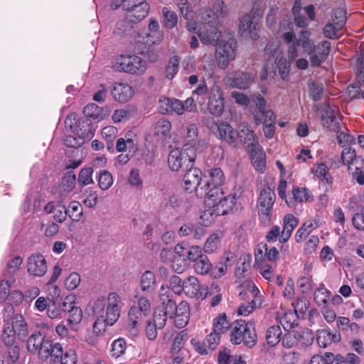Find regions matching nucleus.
<instances>
[{
    "mask_svg": "<svg viewBox=\"0 0 364 364\" xmlns=\"http://www.w3.org/2000/svg\"><path fill=\"white\" fill-rule=\"evenodd\" d=\"M311 36V32L307 30L301 31L298 36L291 31L284 32L282 38L287 45V58L284 56L277 41H269L264 48V53L268 56L267 65H272L274 72V65L276 64L281 77L284 80H287L291 63L298 57L299 48H301L303 53L311 55L310 63L312 67L319 66L329 55L331 43L323 41L316 46Z\"/></svg>",
    "mask_w": 364,
    "mask_h": 364,
    "instance_id": "obj_1",
    "label": "nucleus"
},
{
    "mask_svg": "<svg viewBox=\"0 0 364 364\" xmlns=\"http://www.w3.org/2000/svg\"><path fill=\"white\" fill-rule=\"evenodd\" d=\"M182 16L188 21L187 29L198 34L202 43L214 45L220 36L218 26L220 19L228 14L222 0H215L207 8H201L196 14L190 9L188 0H173Z\"/></svg>",
    "mask_w": 364,
    "mask_h": 364,
    "instance_id": "obj_2",
    "label": "nucleus"
},
{
    "mask_svg": "<svg viewBox=\"0 0 364 364\" xmlns=\"http://www.w3.org/2000/svg\"><path fill=\"white\" fill-rule=\"evenodd\" d=\"M204 198H205V203L209 208L204 211L201 218L205 221L208 216L211 218L205 223V225H209L216 216L227 214L233 208L236 203L235 196L225 193L223 189H213L209 191Z\"/></svg>",
    "mask_w": 364,
    "mask_h": 364,
    "instance_id": "obj_3",
    "label": "nucleus"
},
{
    "mask_svg": "<svg viewBox=\"0 0 364 364\" xmlns=\"http://www.w3.org/2000/svg\"><path fill=\"white\" fill-rule=\"evenodd\" d=\"M123 306L124 303L120 296L116 292H111L106 300L102 298L96 299L92 308L95 314H103L105 311L104 318L106 323L112 326L120 317Z\"/></svg>",
    "mask_w": 364,
    "mask_h": 364,
    "instance_id": "obj_4",
    "label": "nucleus"
},
{
    "mask_svg": "<svg viewBox=\"0 0 364 364\" xmlns=\"http://www.w3.org/2000/svg\"><path fill=\"white\" fill-rule=\"evenodd\" d=\"M28 335V323L21 314H15L11 323L4 325L2 338L6 346H14L16 340L23 341Z\"/></svg>",
    "mask_w": 364,
    "mask_h": 364,
    "instance_id": "obj_5",
    "label": "nucleus"
},
{
    "mask_svg": "<svg viewBox=\"0 0 364 364\" xmlns=\"http://www.w3.org/2000/svg\"><path fill=\"white\" fill-rule=\"evenodd\" d=\"M149 301L145 297H140L137 306H132L128 312V321L126 329L132 337H136L140 331L144 317L150 312Z\"/></svg>",
    "mask_w": 364,
    "mask_h": 364,
    "instance_id": "obj_6",
    "label": "nucleus"
},
{
    "mask_svg": "<svg viewBox=\"0 0 364 364\" xmlns=\"http://www.w3.org/2000/svg\"><path fill=\"white\" fill-rule=\"evenodd\" d=\"M196 159V150L188 144H183L181 149H172L168 157V165L173 171L188 168L193 166Z\"/></svg>",
    "mask_w": 364,
    "mask_h": 364,
    "instance_id": "obj_7",
    "label": "nucleus"
},
{
    "mask_svg": "<svg viewBox=\"0 0 364 364\" xmlns=\"http://www.w3.org/2000/svg\"><path fill=\"white\" fill-rule=\"evenodd\" d=\"M230 341L235 345L243 343L249 348L254 346L257 342L254 323L237 320L232 327Z\"/></svg>",
    "mask_w": 364,
    "mask_h": 364,
    "instance_id": "obj_8",
    "label": "nucleus"
},
{
    "mask_svg": "<svg viewBox=\"0 0 364 364\" xmlns=\"http://www.w3.org/2000/svg\"><path fill=\"white\" fill-rule=\"evenodd\" d=\"M112 68L118 72L141 75L145 73L147 65L146 62L141 57L135 55H127L117 58L113 63Z\"/></svg>",
    "mask_w": 364,
    "mask_h": 364,
    "instance_id": "obj_9",
    "label": "nucleus"
},
{
    "mask_svg": "<svg viewBox=\"0 0 364 364\" xmlns=\"http://www.w3.org/2000/svg\"><path fill=\"white\" fill-rule=\"evenodd\" d=\"M185 189L195 191L198 198H204L208 191H207L208 181H204L202 171L197 168L190 166L183 178Z\"/></svg>",
    "mask_w": 364,
    "mask_h": 364,
    "instance_id": "obj_10",
    "label": "nucleus"
},
{
    "mask_svg": "<svg viewBox=\"0 0 364 364\" xmlns=\"http://www.w3.org/2000/svg\"><path fill=\"white\" fill-rule=\"evenodd\" d=\"M236 48L237 42L232 38L228 41L221 40L218 42L215 50V58L220 68H227L229 63L235 58Z\"/></svg>",
    "mask_w": 364,
    "mask_h": 364,
    "instance_id": "obj_11",
    "label": "nucleus"
},
{
    "mask_svg": "<svg viewBox=\"0 0 364 364\" xmlns=\"http://www.w3.org/2000/svg\"><path fill=\"white\" fill-rule=\"evenodd\" d=\"M77 123L79 127H81L73 129L77 136L67 135L65 137L64 143L68 147L78 148L84 143L85 139H90L94 136L90 122L84 119L81 122L78 119Z\"/></svg>",
    "mask_w": 364,
    "mask_h": 364,
    "instance_id": "obj_12",
    "label": "nucleus"
},
{
    "mask_svg": "<svg viewBox=\"0 0 364 364\" xmlns=\"http://www.w3.org/2000/svg\"><path fill=\"white\" fill-rule=\"evenodd\" d=\"M274 192L269 188L261 191L257 200L259 219L264 224H269L275 199Z\"/></svg>",
    "mask_w": 364,
    "mask_h": 364,
    "instance_id": "obj_13",
    "label": "nucleus"
},
{
    "mask_svg": "<svg viewBox=\"0 0 364 364\" xmlns=\"http://www.w3.org/2000/svg\"><path fill=\"white\" fill-rule=\"evenodd\" d=\"M322 111L321 121L323 127L338 133L342 129V119L338 107L328 103L323 106Z\"/></svg>",
    "mask_w": 364,
    "mask_h": 364,
    "instance_id": "obj_14",
    "label": "nucleus"
},
{
    "mask_svg": "<svg viewBox=\"0 0 364 364\" xmlns=\"http://www.w3.org/2000/svg\"><path fill=\"white\" fill-rule=\"evenodd\" d=\"M208 108L210 114L220 117L224 112L223 91L220 85L215 84L209 91Z\"/></svg>",
    "mask_w": 364,
    "mask_h": 364,
    "instance_id": "obj_15",
    "label": "nucleus"
},
{
    "mask_svg": "<svg viewBox=\"0 0 364 364\" xmlns=\"http://www.w3.org/2000/svg\"><path fill=\"white\" fill-rule=\"evenodd\" d=\"M183 292L192 299L202 300L207 296V289L195 276H189L183 281Z\"/></svg>",
    "mask_w": 364,
    "mask_h": 364,
    "instance_id": "obj_16",
    "label": "nucleus"
},
{
    "mask_svg": "<svg viewBox=\"0 0 364 364\" xmlns=\"http://www.w3.org/2000/svg\"><path fill=\"white\" fill-rule=\"evenodd\" d=\"M259 30V20L255 15L246 14L242 18L238 31L241 36L256 39Z\"/></svg>",
    "mask_w": 364,
    "mask_h": 364,
    "instance_id": "obj_17",
    "label": "nucleus"
},
{
    "mask_svg": "<svg viewBox=\"0 0 364 364\" xmlns=\"http://www.w3.org/2000/svg\"><path fill=\"white\" fill-rule=\"evenodd\" d=\"M346 22V16L343 10H337L332 19V23H326L323 29L324 36L331 39L339 37V31L343 28Z\"/></svg>",
    "mask_w": 364,
    "mask_h": 364,
    "instance_id": "obj_18",
    "label": "nucleus"
},
{
    "mask_svg": "<svg viewBox=\"0 0 364 364\" xmlns=\"http://www.w3.org/2000/svg\"><path fill=\"white\" fill-rule=\"evenodd\" d=\"M27 271L33 277H41L47 271V262L45 257L40 253L33 254L27 259Z\"/></svg>",
    "mask_w": 364,
    "mask_h": 364,
    "instance_id": "obj_19",
    "label": "nucleus"
},
{
    "mask_svg": "<svg viewBox=\"0 0 364 364\" xmlns=\"http://www.w3.org/2000/svg\"><path fill=\"white\" fill-rule=\"evenodd\" d=\"M63 355V347L58 343H53L50 339L44 343L40 348L38 355L40 359L46 360L50 359V362L55 363Z\"/></svg>",
    "mask_w": 364,
    "mask_h": 364,
    "instance_id": "obj_20",
    "label": "nucleus"
},
{
    "mask_svg": "<svg viewBox=\"0 0 364 364\" xmlns=\"http://www.w3.org/2000/svg\"><path fill=\"white\" fill-rule=\"evenodd\" d=\"M312 200L313 196L309 189L295 186L288 195L286 204L289 208H294L299 203H308Z\"/></svg>",
    "mask_w": 364,
    "mask_h": 364,
    "instance_id": "obj_21",
    "label": "nucleus"
},
{
    "mask_svg": "<svg viewBox=\"0 0 364 364\" xmlns=\"http://www.w3.org/2000/svg\"><path fill=\"white\" fill-rule=\"evenodd\" d=\"M204 181H208L207 191L209 192L213 189H223L225 177L220 168H212L207 170L203 174Z\"/></svg>",
    "mask_w": 364,
    "mask_h": 364,
    "instance_id": "obj_22",
    "label": "nucleus"
},
{
    "mask_svg": "<svg viewBox=\"0 0 364 364\" xmlns=\"http://www.w3.org/2000/svg\"><path fill=\"white\" fill-rule=\"evenodd\" d=\"M111 94L117 102L125 103L133 97L134 91L132 87L129 84L118 82L112 85Z\"/></svg>",
    "mask_w": 364,
    "mask_h": 364,
    "instance_id": "obj_23",
    "label": "nucleus"
},
{
    "mask_svg": "<svg viewBox=\"0 0 364 364\" xmlns=\"http://www.w3.org/2000/svg\"><path fill=\"white\" fill-rule=\"evenodd\" d=\"M255 75L252 73L236 71L228 77L230 86L238 89H247L254 82Z\"/></svg>",
    "mask_w": 364,
    "mask_h": 364,
    "instance_id": "obj_24",
    "label": "nucleus"
},
{
    "mask_svg": "<svg viewBox=\"0 0 364 364\" xmlns=\"http://www.w3.org/2000/svg\"><path fill=\"white\" fill-rule=\"evenodd\" d=\"M215 125L217 130L215 134L217 138L230 144L236 143V132L230 124L222 120H218L215 123Z\"/></svg>",
    "mask_w": 364,
    "mask_h": 364,
    "instance_id": "obj_25",
    "label": "nucleus"
},
{
    "mask_svg": "<svg viewBox=\"0 0 364 364\" xmlns=\"http://www.w3.org/2000/svg\"><path fill=\"white\" fill-rule=\"evenodd\" d=\"M67 300H68V297H67L63 303V311L70 313L69 317L68 318V324L72 331H77L78 330V325L82 318V311L80 308L77 307L72 304H69L70 309L66 308V306L68 304Z\"/></svg>",
    "mask_w": 364,
    "mask_h": 364,
    "instance_id": "obj_26",
    "label": "nucleus"
},
{
    "mask_svg": "<svg viewBox=\"0 0 364 364\" xmlns=\"http://www.w3.org/2000/svg\"><path fill=\"white\" fill-rule=\"evenodd\" d=\"M247 151L251 156L252 163L254 167L257 171L262 173L265 169L266 161L265 154L262 146L259 144H255V145H252Z\"/></svg>",
    "mask_w": 364,
    "mask_h": 364,
    "instance_id": "obj_27",
    "label": "nucleus"
},
{
    "mask_svg": "<svg viewBox=\"0 0 364 364\" xmlns=\"http://www.w3.org/2000/svg\"><path fill=\"white\" fill-rule=\"evenodd\" d=\"M109 112L108 107H100L95 103L88 104L83 109V113L87 117L98 122L107 117Z\"/></svg>",
    "mask_w": 364,
    "mask_h": 364,
    "instance_id": "obj_28",
    "label": "nucleus"
},
{
    "mask_svg": "<svg viewBox=\"0 0 364 364\" xmlns=\"http://www.w3.org/2000/svg\"><path fill=\"white\" fill-rule=\"evenodd\" d=\"M60 203V199H58L57 203L55 202L48 203L45 207L44 210L47 213H53V218L58 223H63L68 215L66 208Z\"/></svg>",
    "mask_w": 364,
    "mask_h": 364,
    "instance_id": "obj_29",
    "label": "nucleus"
},
{
    "mask_svg": "<svg viewBox=\"0 0 364 364\" xmlns=\"http://www.w3.org/2000/svg\"><path fill=\"white\" fill-rule=\"evenodd\" d=\"M189 318V306L187 302L182 301L178 305V309L173 314V322L176 327L181 328L188 323Z\"/></svg>",
    "mask_w": 364,
    "mask_h": 364,
    "instance_id": "obj_30",
    "label": "nucleus"
},
{
    "mask_svg": "<svg viewBox=\"0 0 364 364\" xmlns=\"http://www.w3.org/2000/svg\"><path fill=\"white\" fill-rule=\"evenodd\" d=\"M299 224V220L291 214H288L283 219V229L281 232L279 242H286L291 235L294 229Z\"/></svg>",
    "mask_w": 364,
    "mask_h": 364,
    "instance_id": "obj_31",
    "label": "nucleus"
},
{
    "mask_svg": "<svg viewBox=\"0 0 364 364\" xmlns=\"http://www.w3.org/2000/svg\"><path fill=\"white\" fill-rule=\"evenodd\" d=\"M306 335L308 338L306 342H304L301 341V336L299 333L295 331H289L284 335L282 340V345L285 348H291L296 346L299 342L306 345L311 344L314 341V338L311 334L306 333Z\"/></svg>",
    "mask_w": 364,
    "mask_h": 364,
    "instance_id": "obj_32",
    "label": "nucleus"
},
{
    "mask_svg": "<svg viewBox=\"0 0 364 364\" xmlns=\"http://www.w3.org/2000/svg\"><path fill=\"white\" fill-rule=\"evenodd\" d=\"M76 178L75 175H67L62 179L59 187L60 195L58 198L60 203H63L75 186Z\"/></svg>",
    "mask_w": 364,
    "mask_h": 364,
    "instance_id": "obj_33",
    "label": "nucleus"
},
{
    "mask_svg": "<svg viewBox=\"0 0 364 364\" xmlns=\"http://www.w3.org/2000/svg\"><path fill=\"white\" fill-rule=\"evenodd\" d=\"M46 335L41 333L40 331L32 333L26 342V348L28 352L31 353H39L40 348L44 345L46 341Z\"/></svg>",
    "mask_w": 364,
    "mask_h": 364,
    "instance_id": "obj_34",
    "label": "nucleus"
},
{
    "mask_svg": "<svg viewBox=\"0 0 364 364\" xmlns=\"http://www.w3.org/2000/svg\"><path fill=\"white\" fill-rule=\"evenodd\" d=\"M236 136L237 138L238 137L242 143L246 144L247 150L249 149L252 145L259 144L258 139L255 136L254 132L245 125L240 126V130L236 133Z\"/></svg>",
    "mask_w": 364,
    "mask_h": 364,
    "instance_id": "obj_35",
    "label": "nucleus"
},
{
    "mask_svg": "<svg viewBox=\"0 0 364 364\" xmlns=\"http://www.w3.org/2000/svg\"><path fill=\"white\" fill-rule=\"evenodd\" d=\"M317 343L320 347L326 348L333 342H338L341 340L339 333H332L330 331L321 329L317 332Z\"/></svg>",
    "mask_w": 364,
    "mask_h": 364,
    "instance_id": "obj_36",
    "label": "nucleus"
},
{
    "mask_svg": "<svg viewBox=\"0 0 364 364\" xmlns=\"http://www.w3.org/2000/svg\"><path fill=\"white\" fill-rule=\"evenodd\" d=\"M137 148L136 137L132 136L131 134H126L124 137L117 139L116 144V149L119 152L126 151H134Z\"/></svg>",
    "mask_w": 364,
    "mask_h": 364,
    "instance_id": "obj_37",
    "label": "nucleus"
},
{
    "mask_svg": "<svg viewBox=\"0 0 364 364\" xmlns=\"http://www.w3.org/2000/svg\"><path fill=\"white\" fill-rule=\"evenodd\" d=\"M156 285V276L154 272L149 270L145 271L140 279V288L142 291L151 293L154 291Z\"/></svg>",
    "mask_w": 364,
    "mask_h": 364,
    "instance_id": "obj_38",
    "label": "nucleus"
},
{
    "mask_svg": "<svg viewBox=\"0 0 364 364\" xmlns=\"http://www.w3.org/2000/svg\"><path fill=\"white\" fill-rule=\"evenodd\" d=\"M312 173L321 181L330 184L333 178L329 173V169L323 163L315 164L312 168Z\"/></svg>",
    "mask_w": 364,
    "mask_h": 364,
    "instance_id": "obj_39",
    "label": "nucleus"
},
{
    "mask_svg": "<svg viewBox=\"0 0 364 364\" xmlns=\"http://www.w3.org/2000/svg\"><path fill=\"white\" fill-rule=\"evenodd\" d=\"M223 234L220 232L211 234L205 240L203 245V250L205 253L211 254L215 252L220 246Z\"/></svg>",
    "mask_w": 364,
    "mask_h": 364,
    "instance_id": "obj_40",
    "label": "nucleus"
},
{
    "mask_svg": "<svg viewBox=\"0 0 364 364\" xmlns=\"http://www.w3.org/2000/svg\"><path fill=\"white\" fill-rule=\"evenodd\" d=\"M245 293L253 295V299L262 298L260 291L252 280H245L240 286V291L238 296L244 297Z\"/></svg>",
    "mask_w": 364,
    "mask_h": 364,
    "instance_id": "obj_41",
    "label": "nucleus"
},
{
    "mask_svg": "<svg viewBox=\"0 0 364 364\" xmlns=\"http://www.w3.org/2000/svg\"><path fill=\"white\" fill-rule=\"evenodd\" d=\"M262 298H257L252 299V301H243L242 302L238 309L237 314L240 316H248L252 313L256 308L260 307L262 305Z\"/></svg>",
    "mask_w": 364,
    "mask_h": 364,
    "instance_id": "obj_42",
    "label": "nucleus"
},
{
    "mask_svg": "<svg viewBox=\"0 0 364 364\" xmlns=\"http://www.w3.org/2000/svg\"><path fill=\"white\" fill-rule=\"evenodd\" d=\"M134 24H136V23L127 19V15L126 14L124 18L119 20L116 23L114 33L120 36L130 34L134 28Z\"/></svg>",
    "mask_w": 364,
    "mask_h": 364,
    "instance_id": "obj_43",
    "label": "nucleus"
},
{
    "mask_svg": "<svg viewBox=\"0 0 364 364\" xmlns=\"http://www.w3.org/2000/svg\"><path fill=\"white\" fill-rule=\"evenodd\" d=\"M341 160L344 164L348 166V171H352L357 166L359 159L356 157L355 151L351 148H345L341 154Z\"/></svg>",
    "mask_w": 364,
    "mask_h": 364,
    "instance_id": "obj_44",
    "label": "nucleus"
},
{
    "mask_svg": "<svg viewBox=\"0 0 364 364\" xmlns=\"http://www.w3.org/2000/svg\"><path fill=\"white\" fill-rule=\"evenodd\" d=\"M194 269L198 274H209L212 269V264L205 255L200 256V258L194 263Z\"/></svg>",
    "mask_w": 364,
    "mask_h": 364,
    "instance_id": "obj_45",
    "label": "nucleus"
},
{
    "mask_svg": "<svg viewBox=\"0 0 364 364\" xmlns=\"http://www.w3.org/2000/svg\"><path fill=\"white\" fill-rule=\"evenodd\" d=\"M299 316L295 312L288 311L280 318V323L285 330H290L298 324Z\"/></svg>",
    "mask_w": 364,
    "mask_h": 364,
    "instance_id": "obj_46",
    "label": "nucleus"
},
{
    "mask_svg": "<svg viewBox=\"0 0 364 364\" xmlns=\"http://www.w3.org/2000/svg\"><path fill=\"white\" fill-rule=\"evenodd\" d=\"M163 32H150L145 33L144 35H139L138 42L151 46L159 44L163 39Z\"/></svg>",
    "mask_w": 364,
    "mask_h": 364,
    "instance_id": "obj_47",
    "label": "nucleus"
},
{
    "mask_svg": "<svg viewBox=\"0 0 364 364\" xmlns=\"http://www.w3.org/2000/svg\"><path fill=\"white\" fill-rule=\"evenodd\" d=\"M213 326L215 332L222 334L229 329L230 325L226 315L221 314L214 318Z\"/></svg>",
    "mask_w": 364,
    "mask_h": 364,
    "instance_id": "obj_48",
    "label": "nucleus"
},
{
    "mask_svg": "<svg viewBox=\"0 0 364 364\" xmlns=\"http://www.w3.org/2000/svg\"><path fill=\"white\" fill-rule=\"evenodd\" d=\"M97 181L98 186L102 191L108 190L114 182L112 173L107 170H101L99 172Z\"/></svg>",
    "mask_w": 364,
    "mask_h": 364,
    "instance_id": "obj_49",
    "label": "nucleus"
},
{
    "mask_svg": "<svg viewBox=\"0 0 364 364\" xmlns=\"http://www.w3.org/2000/svg\"><path fill=\"white\" fill-rule=\"evenodd\" d=\"M126 349V341L122 338H119L112 343L110 355L112 357L117 358L124 354Z\"/></svg>",
    "mask_w": 364,
    "mask_h": 364,
    "instance_id": "obj_50",
    "label": "nucleus"
},
{
    "mask_svg": "<svg viewBox=\"0 0 364 364\" xmlns=\"http://www.w3.org/2000/svg\"><path fill=\"white\" fill-rule=\"evenodd\" d=\"M282 330L279 326H272L266 331L265 338L267 343L271 346L277 345L280 339Z\"/></svg>",
    "mask_w": 364,
    "mask_h": 364,
    "instance_id": "obj_51",
    "label": "nucleus"
},
{
    "mask_svg": "<svg viewBox=\"0 0 364 364\" xmlns=\"http://www.w3.org/2000/svg\"><path fill=\"white\" fill-rule=\"evenodd\" d=\"M198 136V129L196 124H190L186 127V134L184 135V144H188L191 147L196 142Z\"/></svg>",
    "mask_w": 364,
    "mask_h": 364,
    "instance_id": "obj_52",
    "label": "nucleus"
},
{
    "mask_svg": "<svg viewBox=\"0 0 364 364\" xmlns=\"http://www.w3.org/2000/svg\"><path fill=\"white\" fill-rule=\"evenodd\" d=\"M164 26L167 28H173L178 22V16L176 12L166 7L162 9Z\"/></svg>",
    "mask_w": 364,
    "mask_h": 364,
    "instance_id": "obj_53",
    "label": "nucleus"
},
{
    "mask_svg": "<svg viewBox=\"0 0 364 364\" xmlns=\"http://www.w3.org/2000/svg\"><path fill=\"white\" fill-rule=\"evenodd\" d=\"M171 129V122L165 118H161L156 122L154 126V134L163 137L169 133Z\"/></svg>",
    "mask_w": 364,
    "mask_h": 364,
    "instance_id": "obj_54",
    "label": "nucleus"
},
{
    "mask_svg": "<svg viewBox=\"0 0 364 364\" xmlns=\"http://www.w3.org/2000/svg\"><path fill=\"white\" fill-rule=\"evenodd\" d=\"M66 210L68 212V215L73 221H79L82 216V207L81 204L77 201H72Z\"/></svg>",
    "mask_w": 364,
    "mask_h": 364,
    "instance_id": "obj_55",
    "label": "nucleus"
},
{
    "mask_svg": "<svg viewBox=\"0 0 364 364\" xmlns=\"http://www.w3.org/2000/svg\"><path fill=\"white\" fill-rule=\"evenodd\" d=\"M330 291L323 284H321L314 291V301L318 306L324 305L329 298Z\"/></svg>",
    "mask_w": 364,
    "mask_h": 364,
    "instance_id": "obj_56",
    "label": "nucleus"
},
{
    "mask_svg": "<svg viewBox=\"0 0 364 364\" xmlns=\"http://www.w3.org/2000/svg\"><path fill=\"white\" fill-rule=\"evenodd\" d=\"M180 58L174 55L171 57L166 68V77L168 80L173 79L179 70Z\"/></svg>",
    "mask_w": 364,
    "mask_h": 364,
    "instance_id": "obj_57",
    "label": "nucleus"
},
{
    "mask_svg": "<svg viewBox=\"0 0 364 364\" xmlns=\"http://www.w3.org/2000/svg\"><path fill=\"white\" fill-rule=\"evenodd\" d=\"M228 259H226L224 261L219 262L215 266L212 265V269L209 275L214 279H218L224 276L228 270Z\"/></svg>",
    "mask_w": 364,
    "mask_h": 364,
    "instance_id": "obj_58",
    "label": "nucleus"
},
{
    "mask_svg": "<svg viewBox=\"0 0 364 364\" xmlns=\"http://www.w3.org/2000/svg\"><path fill=\"white\" fill-rule=\"evenodd\" d=\"M294 308V312L299 318H303L309 309V301L305 297L298 298L295 302L292 303Z\"/></svg>",
    "mask_w": 364,
    "mask_h": 364,
    "instance_id": "obj_59",
    "label": "nucleus"
},
{
    "mask_svg": "<svg viewBox=\"0 0 364 364\" xmlns=\"http://www.w3.org/2000/svg\"><path fill=\"white\" fill-rule=\"evenodd\" d=\"M259 267V272L262 276L266 279L268 283L272 280V277L274 275V271L275 268V264H269L267 262H264V263H261L258 265Z\"/></svg>",
    "mask_w": 364,
    "mask_h": 364,
    "instance_id": "obj_60",
    "label": "nucleus"
},
{
    "mask_svg": "<svg viewBox=\"0 0 364 364\" xmlns=\"http://www.w3.org/2000/svg\"><path fill=\"white\" fill-rule=\"evenodd\" d=\"M92 168H82L79 173L78 182L82 186H87L93 183Z\"/></svg>",
    "mask_w": 364,
    "mask_h": 364,
    "instance_id": "obj_61",
    "label": "nucleus"
},
{
    "mask_svg": "<svg viewBox=\"0 0 364 364\" xmlns=\"http://www.w3.org/2000/svg\"><path fill=\"white\" fill-rule=\"evenodd\" d=\"M80 281V274L77 272H72L65 279V288L68 290L75 289L79 286Z\"/></svg>",
    "mask_w": 364,
    "mask_h": 364,
    "instance_id": "obj_62",
    "label": "nucleus"
},
{
    "mask_svg": "<svg viewBox=\"0 0 364 364\" xmlns=\"http://www.w3.org/2000/svg\"><path fill=\"white\" fill-rule=\"evenodd\" d=\"M98 195L96 191L88 189L86 191L85 198L83 203L88 208H93L97 203Z\"/></svg>",
    "mask_w": 364,
    "mask_h": 364,
    "instance_id": "obj_63",
    "label": "nucleus"
},
{
    "mask_svg": "<svg viewBox=\"0 0 364 364\" xmlns=\"http://www.w3.org/2000/svg\"><path fill=\"white\" fill-rule=\"evenodd\" d=\"M61 364H76L77 355L74 350L70 349L59 358Z\"/></svg>",
    "mask_w": 364,
    "mask_h": 364,
    "instance_id": "obj_64",
    "label": "nucleus"
}]
</instances>
